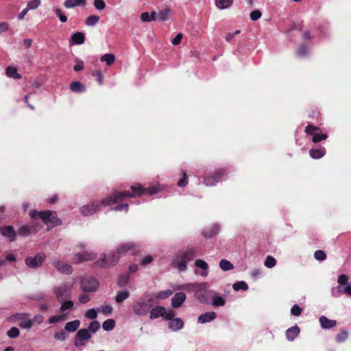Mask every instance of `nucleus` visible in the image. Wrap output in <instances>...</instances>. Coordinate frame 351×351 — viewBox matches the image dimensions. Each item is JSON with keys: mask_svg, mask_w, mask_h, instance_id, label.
Masks as SVG:
<instances>
[{"mask_svg": "<svg viewBox=\"0 0 351 351\" xmlns=\"http://www.w3.org/2000/svg\"><path fill=\"white\" fill-rule=\"evenodd\" d=\"M138 247V245L134 243H126L120 245L116 253L110 254L108 256L104 255L98 261H96L95 265L101 267H110L115 265L121 256L125 255L128 252L134 253Z\"/></svg>", "mask_w": 351, "mask_h": 351, "instance_id": "obj_1", "label": "nucleus"}, {"mask_svg": "<svg viewBox=\"0 0 351 351\" xmlns=\"http://www.w3.org/2000/svg\"><path fill=\"white\" fill-rule=\"evenodd\" d=\"M195 256V250L193 248H187L186 250L179 252L173 258L171 266L179 271L186 270V264Z\"/></svg>", "mask_w": 351, "mask_h": 351, "instance_id": "obj_2", "label": "nucleus"}, {"mask_svg": "<svg viewBox=\"0 0 351 351\" xmlns=\"http://www.w3.org/2000/svg\"><path fill=\"white\" fill-rule=\"evenodd\" d=\"M32 219H36L40 218L45 224H51L52 226H58L61 224V221L58 218L57 214L54 211L45 210L38 212L33 210L29 213Z\"/></svg>", "mask_w": 351, "mask_h": 351, "instance_id": "obj_3", "label": "nucleus"}, {"mask_svg": "<svg viewBox=\"0 0 351 351\" xmlns=\"http://www.w3.org/2000/svg\"><path fill=\"white\" fill-rule=\"evenodd\" d=\"M152 299L145 298H140L136 300L132 306L134 314L141 317L147 316L152 307Z\"/></svg>", "mask_w": 351, "mask_h": 351, "instance_id": "obj_4", "label": "nucleus"}, {"mask_svg": "<svg viewBox=\"0 0 351 351\" xmlns=\"http://www.w3.org/2000/svg\"><path fill=\"white\" fill-rule=\"evenodd\" d=\"M73 284L65 282L64 284L56 286L53 288V292L58 300H64L71 298V291Z\"/></svg>", "mask_w": 351, "mask_h": 351, "instance_id": "obj_5", "label": "nucleus"}, {"mask_svg": "<svg viewBox=\"0 0 351 351\" xmlns=\"http://www.w3.org/2000/svg\"><path fill=\"white\" fill-rule=\"evenodd\" d=\"M198 287L194 293L195 298L201 303H208V298L212 294V291L208 289L206 282L197 283Z\"/></svg>", "mask_w": 351, "mask_h": 351, "instance_id": "obj_6", "label": "nucleus"}, {"mask_svg": "<svg viewBox=\"0 0 351 351\" xmlns=\"http://www.w3.org/2000/svg\"><path fill=\"white\" fill-rule=\"evenodd\" d=\"M133 195L130 192H119L112 194V195L107 197L101 202V204L106 207L112 204L122 202L125 197H132Z\"/></svg>", "mask_w": 351, "mask_h": 351, "instance_id": "obj_7", "label": "nucleus"}, {"mask_svg": "<svg viewBox=\"0 0 351 351\" xmlns=\"http://www.w3.org/2000/svg\"><path fill=\"white\" fill-rule=\"evenodd\" d=\"M92 337V335L88 329L82 328L79 330L74 340V345L76 347L83 346L85 345L86 341H88Z\"/></svg>", "mask_w": 351, "mask_h": 351, "instance_id": "obj_8", "label": "nucleus"}, {"mask_svg": "<svg viewBox=\"0 0 351 351\" xmlns=\"http://www.w3.org/2000/svg\"><path fill=\"white\" fill-rule=\"evenodd\" d=\"M46 256L43 253H38L35 256H27L25 259V264L30 268L40 267L45 261Z\"/></svg>", "mask_w": 351, "mask_h": 351, "instance_id": "obj_9", "label": "nucleus"}, {"mask_svg": "<svg viewBox=\"0 0 351 351\" xmlns=\"http://www.w3.org/2000/svg\"><path fill=\"white\" fill-rule=\"evenodd\" d=\"M348 281V276L346 274H341L337 278L339 285L337 287L336 290L332 289V295L337 298L340 295L346 294L345 285Z\"/></svg>", "mask_w": 351, "mask_h": 351, "instance_id": "obj_10", "label": "nucleus"}, {"mask_svg": "<svg viewBox=\"0 0 351 351\" xmlns=\"http://www.w3.org/2000/svg\"><path fill=\"white\" fill-rule=\"evenodd\" d=\"M81 287L84 291H95L99 287L98 282L92 278H86L81 282Z\"/></svg>", "mask_w": 351, "mask_h": 351, "instance_id": "obj_11", "label": "nucleus"}, {"mask_svg": "<svg viewBox=\"0 0 351 351\" xmlns=\"http://www.w3.org/2000/svg\"><path fill=\"white\" fill-rule=\"evenodd\" d=\"M319 128L318 127L308 125L305 129V132L307 134L313 135L312 141L314 143H318L322 140L326 139L328 137L327 135L324 134H317L316 132L319 131Z\"/></svg>", "mask_w": 351, "mask_h": 351, "instance_id": "obj_12", "label": "nucleus"}, {"mask_svg": "<svg viewBox=\"0 0 351 351\" xmlns=\"http://www.w3.org/2000/svg\"><path fill=\"white\" fill-rule=\"evenodd\" d=\"M95 258V255L91 252H78L74 255L73 261L74 263H80L84 261L93 260Z\"/></svg>", "mask_w": 351, "mask_h": 351, "instance_id": "obj_13", "label": "nucleus"}, {"mask_svg": "<svg viewBox=\"0 0 351 351\" xmlns=\"http://www.w3.org/2000/svg\"><path fill=\"white\" fill-rule=\"evenodd\" d=\"M52 264L61 273L71 274L73 271L72 267L67 263L59 260H54Z\"/></svg>", "mask_w": 351, "mask_h": 351, "instance_id": "obj_14", "label": "nucleus"}, {"mask_svg": "<svg viewBox=\"0 0 351 351\" xmlns=\"http://www.w3.org/2000/svg\"><path fill=\"white\" fill-rule=\"evenodd\" d=\"M99 208V203L97 201H94L89 204L84 205L80 208V212L85 216L91 215L95 213Z\"/></svg>", "mask_w": 351, "mask_h": 351, "instance_id": "obj_15", "label": "nucleus"}, {"mask_svg": "<svg viewBox=\"0 0 351 351\" xmlns=\"http://www.w3.org/2000/svg\"><path fill=\"white\" fill-rule=\"evenodd\" d=\"M186 294L183 292L176 293L171 298V306L173 308L180 307L186 300Z\"/></svg>", "mask_w": 351, "mask_h": 351, "instance_id": "obj_16", "label": "nucleus"}, {"mask_svg": "<svg viewBox=\"0 0 351 351\" xmlns=\"http://www.w3.org/2000/svg\"><path fill=\"white\" fill-rule=\"evenodd\" d=\"M165 313V308L161 306H157L154 308H151L149 310V319H155L158 318L159 317H163L164 313Z\"/></svg>", "mask_w": 351, "mask_h": 351, "instance_id": "obj_17", "label": "nucleus"}, {"mask_svg": "<svg viewBox=\"0 0 351 351\" xmlns=\"http://www.w3.org/2000/svg\"><path fill=\"white\" fill-rule=\"evenodd\" d=\"M217 317L215 312H208L200 315L197 318V322L199 324H204L214 320Z\"/></svg>", "mask_w": 351, "mask_h": 351, "instance_id": "obj_18", "label": "nucleus"}, {"mask_svg": "<svg viewBox=\"0 0 351 351\" xmlns=\"http://www.w3.org/2000/svg\"><path fill=\"white\" fill-rule=\"evenodd\" d=\"M171 13L172 10L169 7L166 6L158 12V20L160 22H165L169 20Z\"/></svg>", "mask_w": 351, "mask_h": 351, "instance_id": "obj_19", "label": "nucleus"}, {"mask_svg": "<svg viewBox=\"0 0 351 351\" xmlns=\"http://www.w3.org/2000/svg\"><path fill=\"white\" fill-rule=\"evenodd\" d=\"M319 323L322 328L329 329L336 326L337 322L335 320L329 319L325 316L319 317Z\"/></svg>", "mask_w": 351, "mask_h": 351, "instance_id": "obj_20", "label": "nucleus"}, {"mask_svg": "<svg viewBox=\"0 0 351 351\" xmlns=\"http://www.w3.org/2000/svg\"><path fill=\"white\" fill-rule=\"evenodd\" d=\"M223 174V171L218 172L216 175H211L205 178L204 182L206 186H210L215 184L219 180V176Z\"/></svg>", "mask_w": 351, "mask_h": 351, "instance_id": "obj_21", "label": "nucleus"}, {"mask_svg": "<svg viewBox=\"0 0 351 351\" xmlns=\"http://www.w3.org/2000/svg\"><path fill=\"white\" fill-rule=\"evenodd\" d=\"M300 333V328L298 326H295L289 328L286 331V337L289 341L294 340Z\"/></svg>", "mask_w": 351, "mask_h": 351, "instance_id": "obj_22", "label": "nucleus"}, {"mask_svg": "<svg viewBox=\"0 0 351 351\" xmlns=\"http://www.w3.org/2000/svg\"><path fill=\"white\" fill-rule=\"evenodd\" d=\"M195 265L197 267L202 269L203 270V271L200 273V276L204 277L208 276V265L205 261L202 259H197L195 261Z\"/></svg>", "mask_w": 351, "mask_h": 351, "instance_id": "obj_23", "label": "nucleus"}, {"mask_svg": "<svg viewBox=\"0 0 351 351\" xmlns=\"http://www.w3.org/2000/svg\"><path fill=\"white\" fill-rule=\"evenodd\" d=\"M197 283H187V284H184V285L176 286V287H173V288L174 290L182 289V290H185L189 292L191 291V292L195 293V289L198 287V286H197Z\"/></svg>", "mask_w": 351, "mask_h": 351, "instance_id": "obj_24", "label": "nucleus"}, {"mask_svg": "<svg viewBox=\"0 0 351 351\" xmlns=\"http://www.w3.org/2000/svg\"><path fill=\"white\" fill-rule=\"evenodd\" d=\"M1 233L7 237L14 240L15 238V232L14 228L12 226H7L0 229Z\"/></svg>", "mask_w": 351, "mask_h": 351, "instance_id": "obj_25", "label": "nucleus"}, {"mask_svg": "<svg viewBox=\"0 0 351 351\" xmlns=\"http://www.w3.org/2000/svg\"><path fill=\"white\" fill-rule=\"evenodd\" d=\"M184 326V323L180 318H175L171 320L169 324V327L173 330H179Z\"/></svg>", "mask_w": 351, "mask_h": 351, "instance_id": "obj_26", "label": "nucleus"}, {"mask_svg": "<svg viewBox=\"0 0 351 351\" xmlns=\"http://www.w3.org/2000/svg\"><path fill=\"white\" fill-rule=\"evenodd\" d=\"M232 3L233 0H215V4L219 10H225L230 8Z\"/></svg>", "mask_w": 351, "mask_h": 351, "instance_id": "obj_27", "label": "nucleus"}, {"mask_svg": "<svg viewBox=\"0 0 351 351\" xmlns=\"http://www.w3.org/2000/svg\"><path fill=\"white\" fill-rule=\"evenodd\" d=\"M86 0H66L64 3V6L67 8H73L75 7L84 5Z\"/></svg>", "mask_w": 351, "mask_h": 351, "instance_id": "obj_28", "label": "nucleus"}, {"mask_svg": "<svg viewBox=\"0 0 351 351\" xmlns=\"http://www.w3.org/2000/svg\"><path fill=\"white\" fill-rule=\"evenodd\" d=\"M80 326V322L78 319L69 322L65 324L64 328L68 332H75Z\"/></svg>", "mask_w": 351, "mask_h": 351, "instance_id": "obj_29", "label": "nucleus"}, {"mask_svg": "<svg viewBox=\"0 0 351 351\" xmlns=\"http://www.w3.org/2000/svg\"><path fill=\"white\" fill-rule=\"evenodd\" d=\"M210 295L213 298L212 305L213 306H223L225 304V300L222 297L218 295L216 293L212 292Z\"/></svg>", "mask_w": 351, "mask_h": 351, "instance_id": "obj_30", "label": "nucleus"}, {"mask_svg": "<svg viewBox=\"0 0 351 351\" xmlns=\"http://www.w3.org/2000/svg\"><path fill=\"white\" fill-rule=\"evenodd\" d=\"M85 37L82 32H75L71 36V40L76 45H82L84 43Z\"/></svg>", "mask_w": 351, "mask_h": 351, "instance_id": "obj_31", "label": "nucleus"}, {"mask_svg": "<svg viewBox=\"0 0 351 351\" xmlns=\"http://www.w3.org/2000/svg\"><path fill=\"white\" fill-rule=\"evenodd\" d=\"M326 154L325 148L315 149L309 151L310 156L314 159H319L322 158Z\"/></svg>", "mask_w": 351, "mask_h": 351, "instance_id": "obj_32", "label": "nucleus"}, {"mask_svg": "<svg viewBox=\"0 0 351 351\" xmlns=\"http://www.w3.org/2000/svg\"><path fill=\"white\" fill-rule=\"evenodd\" d=\"M219 265L220 268L225 271H230L234 269V265L229 261L222 259L219 261Z\"/></svg>", "mask_w": 351, "mask_h": 351, "instance_id": "obj_33", "label": "nucleus"}, {"mask_svg": "<svg viewBox=\"0 0 351 351\" xmlns=\"http://www.w3.org/2000/svg\"><path fill=\"white\" fill-rule=\"evenodd\" d=\"M60 302L61 303V306L60 307V311L61 312H64L66 310L72 309L74 305L73 302L69 300V299L61 300Z\"/></svg>", "mask_w": 351, "mask_h": 351, "instance_id": "obj_34", "label": "nucleus"}, {"mask_svg": "<svg viewBox=\"0 0 351 351\" xmlns=\"http://www.w3.org/2000/svg\"><path fill=\"white\" fill-rule=\"evenodd\" d=\"M173 294V291L170 289L161 291L158 293H156L154 295V298L156 300H164L169 296H171Z\"/></svg>", "mask_w": 351, "mask_h": 351, "instance_id": "obj_35", "label": "nucleus"}, {"mask_svg": "<svg viewBox=\"0 0 351 351\" xmlns=\"http://www.w3.org/2000/svg\"><path fill=\"white\" fill-rule=\"evenodd\" d=\"M115 60V56L112 53H106L101 57V61L106 62L108 66H111Z\"/></svg>", "mask_w": 351, "mask_h": 351, "instance_id": "obj_36", "label": "nucleus"}, {"mask_svg": "<svg viewBox=\"0 0 351 351\" xmlns=\"http://www.w3.org/2000/svg\"><path fill=\"white\" fill-rule=\"evenodd\" d=\"M18 233L23 237H27L29 234H34L33 230L29 225H25L21 226L19 229Z\"/></svg>", "mask_w": 351, "mask_h": 351, "instance_id": "obj_37", "label": "nucleus"}, {"mask_svg": "<svg viewBox=\"0 0 351 351\" xmlns=\"http://www.w3.org/2000/svg\"><path fill=\"white\" fill-rule=\"evenodd\" d=\"M130 296V293L128 291H119L115 297V301L117 303H121Z\"/></svg>", "mask_w": 351, "mask_h": 351, "instance_id": "obj_38", "label": "nucleus"}, {"mask_svg": "<svg viewBox=\"0 0 351 351\" xmlns=\"http://www.w3.org/2000/svg\"><path fill=\"white\" fill-rule=\"evenodd\" d=\"M6 75L14 79H20L21 77V75L18 73L16 69L12 66H8L6 69Z\"/></svg>", "mask_w": 351, "mask_h": 351, "instance_id": "obj_39", "label": "nucleus"}, {"mask_svg": "<svg viewBox=\"0 0 351 351\" xmlns=\"http://www.w3.org/2000/svg\"><path fill=\"white\" fill-rule=\"evenodd\" d=\"M115 326V321L112 319H108L103 322L102 328L106 331L112 330Z\"/></svg>", "mask_w": 351, "mask_h": 351, "instance_id": "obj_40", "label": "nucleus"}, {"mask_svg": "<svg viewBox=\"0 0 351 351\" xmlns=\"http://www.w3.org/2000/svg\"><path fill=\"white\" fill-rule=\"evenodd\" d=\"M99 20V16L97 15H90L88 16V18L86 19L85 24L87 26H94L96 25Z\"/></svg>", "mask_w": 351, "mask_h": 351, "instance_id": "obj_41", "label": "nucleus"}, {"mask_svg": "<svg viewBox=\"0 0 351 351\" xmlns=\"http://www.w3.org/2000/svg\"><path fill=\"white\" fill-rule=\"evenodd\" d=\"M70 88L73 92H75V93H80V92H82L84 90V87L79 82H72L71 84Z\"/></svg>", "mask_w": 351, "mask_h": 351, "instance_id": "obj_42", "label": "nucleus"}, {"mask_svg": "<svg viewBox=\"0 0 351 351\" xmlns=\"http://www.w3.org/2000/svg\"><path fill=\"white\" fill-rule=\"evenodd\" d=\"M100 328V324L98 321H92L88 327V331L90 334L95 333Z\"/></svg>", "mask_w": 351, "mask_h": 351, "instance_id": "obj_43", "label": "nucleus"}, {"mask_svg": "<svg viewBox=\"0 0 351 351\" xmlns=\"http://www.w3.org/2000/svg\"><path fill=\"white\" fill-rule=\"evenodd\" d=\"M276 265V260L271 256H267L264 261V265L267 268H273Z\"/></svg>", "mask_w": 351, "mask_h": 351, "instance_id": "obj_44", "label": "nucleus"}, {"mask_svg": "<svg viewBox=\"0 0 351 351\" xmlns=\"http://www.w3.org/2000/svg\"><path fill=\"white\" fill-rule=\"evenodd\" d=\"M99 311V308H90L86 312L85 317L90 319H96Z\"/></svg>", "mask_w": 351, "mask_h": 351, "instance_id": "obj_45", "label": "nucleus"}, {"mask_svg": "<svg viewBox=\"0 0 351 351\" xmlns=\"http://www.w3.org/2000/svg\"><path fill=\"white\" fill-rule=\"evenodd\" d=\"M162 191V186L160 185L153 186L145 188V194L154 195Z\"/></svg>", "mask_w": 351, "mask_h": 351, "instance_id": "obj_46", "label": "nucleus"}, {"mask_svg": "<svg viewBox=\"0 0 351 351\" xmlns=\"http://www.w3.org/2000/svg\"><path fill=\"white\" fill-rule=\"evenodd\" d=\"M33 324H34L33 321L29 319H27V317L24 320H23L22 322H20L19 326L21 328L29 330L33 326Z\"/></svg>", "mask_w": 351, "mask_h": 351, "instance_id": "obj_47", "label": "nucleus"}, {"mask_svg": "<svg viewBox=\"0 0 351 351\" xmlns=\"http://www.w3.org/2000/svg\"><path fill=\"white\" fill-rule=\"evenodd\" d=\"M40 4V0H31L27 3L26 8L29 11L38 8Z\"/></svg>", "mask_w": 351, "mask_h": 351, "instance_id": "obj_48", "label": "nucleus"}, {"mask_svg": "<svg viewBox=\"0 0 351 351\" xmlns=\"http://www.w3.org/2000/svg\"><path fill=\"white\" fill-rule=\"evenodd\" d=\"M65 316L66 314L53 316L48 319V322L51 324L60 322L65 319Z\"/></svg>", "mask_w": 351, "mask_h": 351, "instance_id": "obj_49", "label": "nucleus"}, {"mask_svg": "<svg viewBox=\"0 0 351 351\" xmlns=\"http://www.w3.org/2000/svg\"><path fill=\"white\" fill-rule=\"evenodd\" d=\"M233 289L235 291L243 290L245 291L248 289V286L244 281H240L233 285Z\"/></svg>", "mask_w": 351, "mask_h": 351, "instance_id": "obj_50", "label": "nucleus"}, {"mask_svg": "<svg viewBox=\"0 0 351 351\" xmlns=\"http://www.w3.org/2000/svg\"><path fill=\"white\" fill-rule=\"evenodd\" d=\"M132 190L134 193H136L138 195L145 194V188H143L141 184H136L131 186Z\"/></svg>", "mask_w": 351, "mask_h": 351, "instance_id": "obj_51", "label": "nucleus"}, {"mask_svg": "<svg viewBox=\"0 0 351 351\" xmlns=\"http://www.w3.org/2000/svg\"><path fill=\"white\" fill-rule=\"evenodd\" d=\"M19 334L20 331L16 327H12L7 332V335L10 338H16L19 337Z\"/></svg>", "mask_w": 351, "mask_h": 351, "instance_id": "obj_52", "label": "nucleus"}, {"mask_svg": "<svg viewBox=\"0 0 351 351\" xmlns=\"http://www.w3.org/2000/svg\"><path fill=\"white\" fill-rule=\"evenodd\" d=\"M93 5L97 10L100 11L104 10L106 6L104 0H94Z\"/></svg>", "mask_w": 351, "mask_h": 351, "instance_id": "obj_53", "label": "nucleus"}, {"mask_svg": "<svg viewBox=\"0 0 351 351\" xmlns=\"http://www.w3.org/2000/svg\"><path fill=\"white\" fill-rule=\"evenodd\" d=\"M175 316V313L173 310H169L167 311L165 308V313L163 315L162 318H164L166 320H172Z\"/></svg>", "mask_w": 351, "mask_h": 351, "instance_id": "obj_54", "label": "nucleus"}, {"mask_svg": "<svg viewBox=\"0 0 351 351\" xmlns=\"http://www.w3.org/2000/svg\"><path fill=\"white\" fill-rule=\"evenodd\" d=\"M314 256L318 261H324L326 258V254L322 250L315 251Z\"/></svg>", "mask_w": 351, "mask_h": 351, "instance_id": "obj_55", "label": "nucleus"}, {"mask_svg": "<svg viewBox=\"0 0 351 351\" xmlns=\"http://www.w3.org/2000/svg\"><path fill=\"white\" fill-rule=\"evenodd\" d=\"M348 332L346 330H343L337 335V340L338 342H343L348 338Z\"/></svg>", "mask_w": 351, "mask_h": 351, "instance_id": "obj_56", "label": "nucleus"}, {"mask_svg": "<svg viewBox=\"0 0 351 351\" xmlns=\"http://www.w3.org/2000/svg\"><path fill=\"white\" fill-rule=\"evenodd\" d=\"M261 15L262 14L259 10H254L250 13V19L252 21H254L260 19L261 17Z\"/></svg>", "mask_w": 351, "mask_h": 351, "instance_id": "obj_57", "label": "nucleus"}, {"mask_svg": "<svg viewBox=\"0 0 351 351\" xmlns=\"http://www.w3.org/2000/svg\"><path fill=\"white\" fill-rule=\"evenodd\" d=\"M29 316V314H28V313H16L13 315V319L14 320H16V319L21 320V322H22L23 320H24L25 318H27Z\"/></svg>", "mask_w": 351, "mask_h": 351, "instance_id": "obj_58", "label": "nucleus"}, {"mask_svg": "<svg viewBox=\"0 0 351 351\" xmlns=\"http://www.w3.org/2000/svg\"><path fill=\"white\" fill-rule=\"evenodd\" d=\"M101 311L105 315H108L112 313V307L110 305H105L101 307Z\"/></svg>", "mask_w": 351, "mask_h": 351, "instance_id": "obj_59", "label": "nucleus"}, {"mask_svg": "<svg viewBox=\"0 0 351 351\" xmlns=\"http://www.w3.org/2000/svg\"><path fill=\"white\" fill-rule=\"evenodd\" d=\"M291 312L293 315L299 316L301 314L302 308L295 304L291 308Z\"/></svg>", "mask_w": 351, "mask_h": 351, "instance_id": "obj_60", "label": "nucleus"}, {"mask_svg": "<svg viewBox=\"0 0 351 351\" xmlns=\"http://www.w3.org/2000/svg\"><path fill=\"white\" fill-rule=\"evenodd\" d=\"M187 177L185 173H183L182 178L178 181V186L180 187L184 186L187 184Z\"/></svg>", "mask_w": 351, "mask_h": 351, "instance_id": "obj_61", "label": "nucleus"}, {"mask_svg": "<svg viewBox=\"0 0 351 351\" xmlns=\"http://www.w3.org/2000/svg\"><path fill=\"white\" fill-rule=\"evenodd\" d=\"M29 226L33 230V233L34 234H36L42 228V224L39 222H34Z\"/></svg>", "mask_w": 351, "mask_h": 351, "instance_id": "obj_62", "label": "nucleus"}, {"mask_svg": "<svg viewBox=\"0 0 351 351\" xmlns=\"http://www.w3.org/2000/svg\"><path fill=\"white\" fill-rule=\"evenodd\" d=\"M140 18H141V21H143V22H151L149 13L147 12L141 13Z\"/></svg>", "mask_w": 351, "mask_h": 351, "instance_id": "obj_63", "label": "nucleus"}, {"mask_svg": "<svg viewBox=\"0 0 351 351\" xmlns=\"http://www.w3.org/2000/svg\"><path fill=\"white\" fill-rule=\"evenodd\" d=\"M182 34H178L176 37L172 40L171 43L173 45H178L180 43L181 40L182 38Z\"/></svg>", "mask_w": 351, "mask_h": 351, "instance_id": "obj_64", "label": "nucleus"}]
</instances>
